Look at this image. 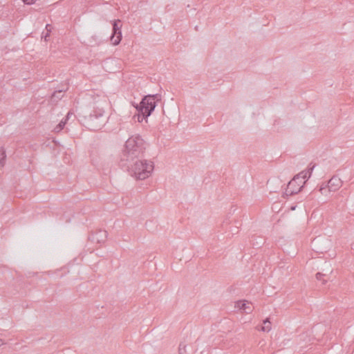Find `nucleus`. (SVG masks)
<instances>
[{
  "label": "nucleus",
  "mask_w": 354,
  "mask_h": 354,
  "mask_svg": "<svg viewBox=\"0 0 354 354\" xmlns=\"http://www.w3.org/2000/svg\"><path fill=\"white\" fill-rule=\"evenodd\" d=\"M318 241H319V239H315L313 241V243H313V245L314 246H315V245L318 243Z\"/></svg>",
  "instance_id": "obj_21"
},
{
  "label": "nucleus",
  "mask_w": 354,
  "mask_h": 354,
  "mask_svg": "<svg viewBox=\"0 0 354 354\" xmlns=\"http://www.w3.org/2000/svg\"><path fill=\"white\" fill-rule=\"evenodd\" d=\"M201 354H206L204 351L201 352Z\"/></svg>",
  "instance_id": "obj_24"
},
{
  "label": "nucleus",
  "mask_w": 354,
  "mask_h": 354,
  "mask_svg": "<svg viewBox=\"0 0 354 354\" xmlns=\"http://www.w3.org/2000/svg\"><path fill=\"white\" fill-rule=\"evenodd\" d=\"M178 353L179 354H187V350H186V345L184 343H183V342H181L179 344Z\"/></svg>",
  "instance_id": "obj_16"
},
{
  "label": "nucleus",
  "mask_w": 354,
  "mask_h": 354,
  "mask_svg": "<svg viewBox=\"0 0 354 354\" xmlns=\"http://www.w3.org/2000/svg\"><path fill=\"white\" fill-rule=\"evenodd\" d=\"M126 169L129 174L138 180H145L151 176L154 169V164L151 160L141 158L133 159L127 165H120Z\"/></svg>",
  "instance_id": "obj_3"
},
{
  "label": "nucleus",
  "mask_w": 354,
  "mask_h": 354,
  "mask_svg": "<svg viewBox=\"0 0 354 354\" xmlns=\"http://www.w3.org/2000/svg\"><path fill=\"white\" fill-rule=\"evenodd\" d=\"M112 34L110 37V39L112 44L115 46L120 44L122 39V23L120 19L114 20L112 24Z\"/></svg>",
  "instance_id": "obj_5"
},
{
  "label": "nucleus",
  "mask_w": 354,
  "mask_h": 354,
  "mask_svg": "<svg viewBox=\"0 0 354 354\" xmlns=\"http://www.w3.org/2000/svg\"><path fill=\"white\" fill-rule=\"evenodd\" d=\"M147 147V142L139 134L130 136L120 155L119 165H127L133 159L144 158Z\"/></svg>",
  "instance_id": "obj_1"
},
{
  "label": "nucleus",
  "mask_w": 354,
  "mask_h": 354,
  "mask_svg": "<svg viewBox=\"0 0 354 354\" xmlns=\"http://www.w3.org/2000/svg\"><path fill=\"white\" fill-rule=\"evenodd\" d=\"M295 209V207H291V209H292V210H294Z\"/></svg>",
  "instance_id": "obj_25"
},
{
  "label": "nucleus",
  "mask_w": 354,
  "mask_h": 354,
  "mask_svg": "<svg viewBox=\"0 0 354 354\" xmlns=\"http://www.w3.org/2000/svg\"><path fill=\"white\" fill-rule=\"evenodd\" d=\"M326 189V187H324L323 185H322V186H321V187H320V191H321V192H322V193H323V192H322V191H323L324 189Z\"/></svg>",
  "instance_id": "obj_22"
},
{
  "label": "nucleus",
  "mask_w": 354,
  "mask_h": 354,
  "mask_svg": "<svg viewBox=\"0 0 354 354\" xmlns=\"http://www.w3.org/2000/svg\"><path fill=\"white\" fill-rule=\"evenodd\" d=\"M342 185V180L337 176H333L328 182L326 187L329 192H335Z\"/></svg>",
  "instance_id": "obj_9"
},
{
  "label": "nucleus",
  "mask_w": 354,
  "mask_h": 354,
  "mask_svg": "<svg viewBox=\"0 0 354 354\" xmlns=\"http://www.w3.org/2000/svg\"><path fill=\"white\" fill-rule=\"evenodd\" d=\"M63 90L55 91L51 95V100L53 101L60 100L63 97Z\"/></svg>",
  "instance_id": "obj_12"
},
{
  "label": "nucleus",
  "mask_w": 354,
  "mask_h": 354,
  "mask_svg": "<svg viewBox=\"0 0 354 354\" xmlns=\"http://www.w3.org/2000/svg\"><path fill=\"white\" fill-rule=\"evenodd\" d=\"M326 275L325 274H322L321 272H317L316 274V279L319 281H322L323 284H325V283L327 281V279H326L324 277Z\"/></svg>",
  "instance_id": "obj_15"
},
{
  "label": "nucleus",
  "mask_w": 354,
  "mask_h": 354,
  "mask_svg": "<svg viewBox=\"0 0 354 354\" xmlns=\"http://www.w3.org/2000/svg\"><path fill=\"white\" fill-rule=\"evenodd\" d=\"M160 100V95L159 94H154L145 95L139 104L132 102L133 106L138 111V114L135 115L134 118L137 117L139 122L147 119L154 111L157 102Z\"/></svg>",
  "instance_id": "obj_4"
},
{
  "label": "nucleus",
  "mask_w": 354,
  "mask_h": 354,
  "mask_svg": "<svg viewBox=\"0 0 354 354\" xmlns=\"http://www.w3.org/2000/svg\"><path fill=\"white\" fill-rule=\"evenodd\" d=\"M6 155V151L3 147L0 148V165L4 166Z\"/></svg>",
  "instance_id": "obj_13"
},
{
  "label": "nucleus",
  "mask_w": 354,
  "mask_h": 354,
  "mask_svg": "<svg viewBox=\"0 0 354 354\" xmlns=\"http://www.w3.org/2000/svg\"><path fill=\"white\" fill-rule=\"evenodd\" d=\"M73 115V113L71 112H68L65 118V119L64 120H66V123L67 122V121L69 120L70 117Z\"/></svg>",
  "instance_id": "obj_19"
},
{
  "label": "nucleus",
  "mask_w": 354,
  "mask_h": 354,
  "mask_svg": "<svg viewBox=\"0 0 354 354\" xmlns=\"http://www.w3.org/2000/svg\"><path fill=\"white\" fill-rule=\"evenodd\" d=\"M46 31H48V32H51V30H52V26H51V25H50V24H47V25L46 26Z\"/></svg>",
  "instance_id": "obj_20"
},
{
  "label": "nucleus",
  "mask_w": 354,
  "mask_h": 354,
  "mask_svg": "<svg viewBox=\"0 0 354 354\" xmlns=\"http://www.w3.org/2000/svg\"><path fill=\"white\" fill-rule=\"evenodd\" d=\"M4 343H3V339H0V346H1Z\"/></svg>",
  "instance_id": "obj_23"
},
{
  "label": "nucleus",
  "mask_w": 354,
  "mask_h": 354,
  "mask_svg": "<svg viewBox=\"0 0 354 354\" xmlns=\"http://www.w3.org/2000/svg\"><path fill=\"white\" fill-rule=\"evenodd\" d=\"M106 105L105 100H100L94 102L93 110L84 118V124L86 128L91 131H97L103 127L106 121L104 111Z\"/></svg>",
  "instance_id": "obj_2"
},
{
  "label": "nucleus",
  "mask_w": 354,
  "mask_h": 354,
  "mask_svg": "<svg viewBox=\"0 0 354 354\" xmlns=\"http://www.w3.org/2000/svg\"><path fill=\"white\" fill-rule=\"evenodd\" d=\"M66 120H62L54 129V131L57 133L61 131L66 125Z\"/></svg>",
  "instance_id": "obj_14"
},
{
  "label": "nucleus",
  "mask_w": 354,
  "mask_h": 354,
  "mask_svg": "<svg viewBox=\"0 0 354 354\" xmlns=\"http://www.w3.org/2000/svg\"><path fill=\"white\" fill-rule=\"evenodd\" d=\"M271 328V322L269 318H267L263 321V325L261 326V330L263 332H269Z\"/></svg>",
  "instance_id": "obj_11"
},
{
  "label": "nucleus",
  "mask_w": 354,
  "mask_h": 354,
  "mask_svg": "<svg viewBox=\"0 0 354 354\" xmlns=\"http://www.w3.org/2000/svg\"><path fill=\"white\" fill-rule=\"evenodd\" d=\"M37 0H23V1L26 4H32L35 3Z\"/></svg>",
  "instance_id": "obj_17"
},
{
  "label": "nucleus",
  "mask_w": 354,
  "mask_h": 354,
  "mask_svg": "<svg viewBox=\"0 0 354 354\" xmlns=\"http://www.w3.org/2000/svg\"><path fill=\"white\" fill-rule=\"evenodd\" d=\"M235 308L241 310L243 313L249 314L252 311V307L246 301H237L235 303Z\"/></svg>",
  "instance_id": "obj_10"
},
{
  "label": "nucleus",
  "mask_w": 354,
  "mask_h": 354,
  "mask_svg": "<svg viewBox=\"0 0 354 354\" xmlns=\"http://www.w3.org/2000/svg\"><path fill=\"white\" fill-rule=\"evenodd\" d=\"M44 33H42L41 37L44 39L45 41H47V38L50 36V32L46 31V33L44 35Z\"/></svg>",
  "instance_id": "obj_18"
},
{
  "label": "nucleus",
  "mask_w": 354,
  "mask_h": 354,
  "mask_svg": "<svg viewBox=\"0 0 354 354\" xmlns=\"http://www.w3.org/2000/svg\"><path fill=\"white\" fill-rule=\"evenodd\" d=\"M107 232L106 230H98L91 234L88 239L91 241L96 243H104L107 239Z\"/></svg>",
  "instance_id": "obj_7"
},
{
  "label": "nucleus",
  "mask_w": 354,
  "mask_h": 354,
  "mask_svg": "<svg viewBox=\"0 0 354 354\" xmlns=\"http://www.w3.org/2000/svg\"><path fill=\"white\" fill-rule=\"evenodd\" d=\"M294 180V178L288 183L287 185V188L286 189L285 194L287 196H292L293 194H297L299 192L301 189L304 187L306 182L307 181L306 179L300 180H297V181L292 185V186H290V184Z\"/></svg>",
  "instance_id": "obj_6"
},
{
  "label": "nucleus",
  "mask_w": 354,
  "mask_h": 354,
  "mask_svg": "<svg viewBox=\"0 0 354 354\" xmlns=\"http://www.w3.org/2000/svg\"><path fill=\"white\" fill-rule=\"evenodd\" d=\"M314 168H315V165H312V166L310 165L309 167H308L307 170L302 171L300 173H299L298 174H297L296 176H295L294 180L290 184V187L292 186V185L297 181V180H302L304 179L308 180L310 177Z\"/></svg>",
  "instance_id": "obj_8"
}]
</instances>
